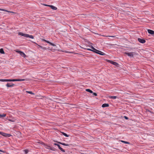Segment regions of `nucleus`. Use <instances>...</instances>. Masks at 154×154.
<instances>
[{
  "instance_id": "obj_1",
  "label": "nucleus",
  "mask_w": 154,
  "mask_h": 154,
  "mask_svg": "<svg viewBox=\"0 0 154 154\" xmlns=\"http://www.w3.org/2000/svg\"><path fill=\"white\" fill-rule=\"evenodd\" d=\"M91 48L92 49V51L94 52L97 54H99L100 55H105V54L104 53L96 49L92 46H91Z\"/></svg>"
},
{
  "instance_id": "obj_2",
  "label": "nucleus",
  "mask_w": 154,
  "mask_h": 154,
  "mask_svg": "<svg viewBox=\"0 0 154 154\" xmlns=\"http://www.w3.org/2000/svg\"><path fill=\"white\" fill-rule=\"evenodd\" d=\"M18 35H21L27 38H29L32 39H33L34 38V36L32 35H30L28 34L23 33L21 32H19L18 33Z\"/></svg>"
},
{
  "instance_id": "obj_3",
  "label": "nucleus",
  "mask_w": 154,
  "mask_h": 154,
  "mask_svg": "<svg viewBox=\"0 0 154 154\" xmlns=\"http://www.w3.org/2000/svg\"><path fill=\"white\" fill-rule=\"evenodd\" d=\"M125 54H126L130 57H133L134 54V53L132 52L129 53L125 52Z\"/></svg>"
},
{
  "instance_id": "obj_4",
  "label": "nucleus",
  "mask_w": 154,
  "mask_h": 154,
  "mask_svg": "<svg viewBox=\"0 0 154 154\" xmlns=\"http://www.w3.org/2000/svg\"><path fill=\"white\" fill-rule=\"evenodd\" d=\"M138 41L140 43L142 44L146 42V41L144 39H142L140 38H139L137 39Z\"/></svg>"
},
{
  "instance_id": "obj_5",
  "label": "nucleus",
  "mask_w": 154,
  "mask_h": 154,
  "mask_svg": "<svg viewBox=\"0 0 154 154\" xmlns=\"http://www.w3.org/2000/svg\"><path fill=\"white\" fill-rule=\"evenodd\" d=\"M17 52L19 53L22 57H26V54L23 52L20 51H17Z\"/></svg>"
},
{
  "instance_id": "obj_6",
  "label": "nucleus",
  "mask_w": 154,
  "mask_h": 154,
  "mask_svg": "<svg viewBox=\"0 0 154 154\" xmlns=\"http://www.w3.org/2000/svg\"><path fill=\"white\" fill-rule=\"evenodd\" d=\"M108 62L109 63H110L113 65H114L115 66H117V65H118V63H117L115 62H114L112 60H109L108 61Z\"/></svg>"
},
{
  "instance_id": "obj_7",
  "label": "nucleus",
  "mask_w": 154,
  "mask_h": 154,
  "mask_svg": "<svg viewBox=\"0 0 154 154\" xmlns=\"http://www.w3.org/2000/svg\"><path fill=\"white\" fill-rule=\"evenodd\" d=\"M2 135L4 136H5V137H10L11 135L10 134H6V133H3Z\"/></svg>"
},
{
  "instance_id": "obj_8",
  "label": "nucleus",
  "mask_w": 154,
  "mask_h": 154,
  "mask_svg": "<svg viewBox=\"0 0 154 154\" xmlns=\"http://www.w3.org/2000/svg\"><path fill=\"white\" fill-rule=\"evenodd\" d=\"M148 32L151 35H153L154 34V31L151 29H148L147 30Z\"/></svg>"
},
{
  "instance_id": "obj_9",
  "label": "nucleus",
  "mask_w": 154,
  "mask_h": 154,
  "mask_svg": "<svg viewBox=\"0 0 154 154\" xmlns=\"http://www.w3.org/2000/svg\"><path fill=\"white\" fill-rule=\"evenodd\" d=\"M14 85L12 83H11V85H10V84L8 83L6 86L8 87H12L14 86Z\"/></svg>"
},
{
  "instance_id": "obj_10",
  "label": "nucleus",
  "mask_w": 154,
  "mask_h": 154,
  "mask_svg": "<svg viewBox=\"0 0 154 154\" xmlns=\"http://www.w3.org/2000/svg\"><path fill=\"white\" fill-rule=\"evenodd\" d=\"M48 7H50L52 9L54 10H56L57 9V8L52 5H50Z\"/></svg>"
},
{
  "instance_id": "obj_11",
  "label": "nucleus",
  "mask_w": 154,
  "mask_h": 154,
  "mask_svg": "<svg viewBox=\"0 0 154 154\" xmlns=\"http://www.w3.org/2000/svg\"><path fill=\"white\" fill-rule=\"evenodd\" d=\"M0 11H4L7 12H8L13 13V12L12 11H9L0 8Z\"/></svg>"
},
{
  "instance_id": "obj_12",
  "label": "nucleus",
  "mask_w": 154,
  "mask_h": 154,
  "mask_svg": "<svg viewBox=\"0 0 154 154\" xmlns=\"http://www.w3.org/2000/svg\"><path fill=\"white\" fill-rule=\"evenodd\" d=\"M57 146L58 147L59 149L62 152H64L65 150L63 148L60 147V145L58 144L57 145Z\"/></svg>"
},
{
  "instance_id": "obj_13",
  "label": "nucleus",
  "mask_w": 154,
  "mask_h": 154,
  "mask_svg": "<svg viewBox=\"0 0 154 154\" xmlns=\"http://www.w3.org/2000/svg\"><path fill=\"white\" fill-rule=\"evenodd\" d=\"M109 106V105L108 104H107V103H104V104H103L102 105V107H108Z\"/></svg>"
},
{
  "instance_id": "obj_14",
  "label": "nucleus",
  "mask_w": 154,
  "mask_h": 154,
  "mask_svg": "<svg viewBox=\"0 0 154 154\" xmlns=\"http://www.w3.org/2000/svg\"><path fill=\"white\" fill-rule=\"evenodd\" d=\"M61 133L62 134H63V135H64L66 137H69V135L67 134H66V133H65L64 132H61Z\"/></svg>"
},
{
  "instance_id": "obj_15",
  "label": "nucleus",
  "mask_w": 154,
  "mask_h": 154,
  "mask_svg": "<svg viewBox=\"0 0 154 154\" xmlns=\"http://www.w3.org/2000/svg\"><path fill=\"white\" fill-rule=\"evenodd\" d=\"M17 79H8V82H16Z\"/></svg>"
},
{
  "instance_id": "obj_16",
  "label": "nucleus",
  "mask_w": 154,
  "mask_h": 154,
  "mask_svg": "<svg viewBox=\"0 0 154 154\" xmlns=\"http://www.w3.org/2000/svg\"><path fill=\"white\" fill-rule=\"evenodd\" d=\"M58 143L60 144L63 145H64V146H69V144H66L65 143H61L60 142H58Z\"/></svg>"
},
{
  "instance_id": "obj_17",
  "label": "nucleus",
  "mask_w": 154,
  "mask_h": 154,
  "mask_svg": "<svg viewBox=\"0 0 154 154\" xmlns=\"http://www.w3.org/2000/svg\"><path fill=\"white\" fill-rule=\"evenodd\" d=\"M109 97L110 98L112 99H115L117 98V97L115 96H109Z\"/></svg>"
},
{
  "instance_id": "obj_18",
  "label": "nucleus",
  "mask_w": 154,
  "mask_h": 154,
  "mask_svg": "<svg viewBox=\"0 0 154 154\" xmlns=\"http://www.w3.org/2000/svg\"><path fill=\"white\" fill-rule=\"evenodd\" d=\"M25 80V79H17V81H18V82L23 81H24Z\"/></svg>"
},
{
  "instance_id": "obj_19",
  "label": "nucleus",
  "mask_w": 154,
  "mask_h": 154,
  "mask_svg": "<svg viewBox=\"0 0 154 154\" xmlns=\"http://www.w3.org/2000/svg\"><path fill=\"white\" fill-rule=\"evenodd\" d=\"M86 91L90 92L91 93H93L92 91L89 89H86Z\"/></svg>"
},
{
  "instance_id": "obj_20",
  "label": "nucleus",
  "mask_w": 154,
  "mask_h": 154,
  "mask_svg": "<svg viewBox=\"0 0 154 154\" xmlns=\"http://www.w3.org/2000/svg\"><path fill=\"white\" fill-rule=\"evenodd\" d=\"M6 116V114H0V118H2L4 117H5Z\"/></svg>"
},
{
  "instance_id": "obj_21",
  "label": "nucleus",
  "mask_w": 154,
  "mask_h": 154,
  "mask_svg": "<svg viewBox=\"0 0 154 154\" xmlns=\"http://www.w3.org/2000/svg\"><path fill=\"white\" fill-rule=\"evenodd\" d=\"M46 42H47L49 44L53 46H54L55 45L54 44H53L52 43L49 42V41H47Z\"/></svg>"
},
{
  "instance_id": "obj_22",
  "label": "nucleus",
  "mask_w": 154,
  "mask_h": 154,
  "mask_svg": "<svg viewBox=\"0 0 154 154\" xmlns=\"http://www.w3.org/2000/svg\"><path fill=\"white\" fill-rule=\"evenodd\" d=\"M0 81L2 82H8V79H0Z\"/></svg>"
},
{
  "instance_id": "obj_23",
  "label": "nucleus",
  "mask_w": 154,
  "mask_h": 154,
  "mask_svg": "<svg viewBox=\"0 0 154 154\" xmlns=\"http://www.w3.org/2000/svg\"><path fill=\"white\" fill-rule=\"evenodd\" d=\"M0 53L2 54H4L5 53V52L3 49L1 48L0 49Z\"/></svg>"
},
{
  "instance_id": "obj_24",
  "label": "nucleus",
  "mask_w": 154,
  "mask_h": 154,
  "mask_svg": "<svg viewBox=\"0 0 154 154\" xmlns=\"http://www.w3.org/2000/svg\"><path fill=\"white\" fill-rule=\"evenodd\" d=\"M121 141L123 143H125V144H129V143L128 142H127V141H123V140H121Z\"/></svg>"
},
{
  "instance_id": "obj_25",
  "label": "nucleus",
  "mask_w": 154,
  "mask_h": 154,
  "mask_svg": "<svg viewBox=\"0 0 154 154\" xmlns=\"http://www.w3.org/2000/svg\"><path fill=\"white\" fill-rule=\"evenodd\" d=\"M26 92H27L29 94H31L32 95H34V93H32L31 91H26Z\"/></svg>"
},
{
  "instance_id": "obj_26",
  "label": "nucleus",
  "mask_w": 154,
  "mask_h": 154,
  "mask_svg": "<svg viewBox=\"0 0 154 154\" xmlns=\"http://www.w3.org/2000/svg\"><path fill=\"white\" fill-rule=\"evenodd\" d=\"M24 152L25 154H27L28 153L29 151L28 150H24Z\"/></svg>"
},
{
  "instance_id": "obj_27",
  "label": "nucleus",
  "mask_w": 154,
  "mask_h": 154,
  "mask_svg": "<svg viewBox=\"0 0 154 154\" xmlns=\"http://www.w3.org/2000/svg\"><path fill=\"white\" fill-rule=\"evenodd\" d=\"M50 149H51V150H54V147H51L50 148Z\"/></svg>"
},
{
  "instance_id": "obj_28",
  "label": "nucleus",
  "mask_w": 154,
  "mask_h": 154,
  "mask_svg": "<svg viewBox=\"0 0 154 154\" xmlns=\"http://www.w3.org/2000/svg\"><path fill=\"white\" fill-rule=\"evenodd\" d=\"M87 50L90 51H92V49H91L90 48H86L85 49Z\"/></svg>"
},
{
  "instance_id": "obj_29",
  "label": "nucleus",
  "mask_w": 154,
  "mask_h": 154,
  "mask_svg": "<svg viewBox=\"0 0 154 154\" xmlns=\"http://www.w3.org/2000/svg\"><path fill=\"white\" fill-rule=\"evenodd\" d=\"M42 41H44V42H46L47 41V40H45V39H42Z\"/></svg>"
},
{
  "instance_id": "obj_30",
  "label": "nucleus",
  "mask_w": 154,
  "mask_h": 154,
  "mask_svg": "<svg viewBox=\"0 0 154 154\" xmlns=\"http://www.w3.org/2000/svg\"><path fill=\"white\" fill-rule=\"evenodd\" d=\"M124 118L126 119H128V117L126 116H124Z\"/></svg>"
},
{
  "instance_id": "obj_31",
  "label": "nucleus",
  "mask_w": 154,
  "mask_h": 154,
  "mask_svg": "<svg viewBox=\"0 0 154 154\" xmlns=\"http://www.w3.org/2000/svg\"><path fill=\"white\" fill-rule=\"evenodd\" d=\"M93 94L95 96H96L97 95V94L96 93H94Z\"/></svg>"
},
{
  "instance_id": "obj_32",
  "label": "nucleus",
  "mask_w": 154,
  "mask_h": 154,
  "mask_svg": "<svg viewBox=\"0 0 154 154\" xmlns=\"http://www.w3.org/2000/svg\"><path fill=\"white\" fill-rule=\"evenodd\" d=\"M44 5L46 6H50V5H48L47 4H44Z\"/></svg>"
},
{
  "instance_id": "obj_33",
  "label": "nucleus",
  "mask_w": 154,
  "mask_h": 154,
  "mask_svg": "<svg viewBox=\"0 0 154 154\" xmlns=\"http://www.w3.org/2000/svg\"><path fill=\"white\" fill-rule=\"evenodd\" d=\"M54 145H56V146H57V145H58V144H57L56 143H54Z\"/></svg>"
},
{
  "instance_id": "obj_34",
  "label": "nucleus",
  "mask_w": 154,
  "mask_h": 154,
  "mask_svg": "<svg viewBox=\"0 0 154 154\" xmlns=\"http://www.w3.org/2000/svg\"><path fill=\"white\" fill-rule=\"evenodd\" d=\"M3 132H1L0 131V134H1V135H2V134H3Z\"/></svg>"
},
{
  "instance_id": "obj_35",
  "label": "nucleus",
  "mask_w": 154,
  "mask_h": 154,
  "mask_svg": "<svg viewBox=\"0 0 154 154\" xmlns=\"http://www.w3.org/2000/svg\"><path fill=\"white\" fill-rule=\"evenodd\" d=\"M38 45V46L39 47H40V48H42V46H40V45Z\"/></svg>"
},
{
  "instance_id": "obj_36",
  "label": "nucleus",
  "mask_w": 154,
  "mask_h": 154,
  "mask_svg": "<svg viewBox=\"0 0 154 154\" xmlns=\"http://www.w3.org/2000/svg\"><path fill=\"white\" fill-rule=\"evenodd\" d=\"M9 120L10 121H11V122H14V121L12 120Z\"/></svg>"
},
{
  "instance_id": "obj_37",
  "label": "nucleus",
  "mask_w": 154,
  "mask_h": 154,
  "mask_svg": "<svg viewBox=\"0 0 154 154\" xmlns=\"http://www.w3.org/2000/svg\"><path fill=\"white\" fill-rule=\"evenodd\" d=\"M0 152H4L3 151H2V150H0Z\"/></svg>"
},
{
  "instance_id": "obj_38",
  "label": "nucleus",
  "mask_w": 154,
  "mask_h": 154,
  "mask_svg": "<svg viewBox=\"0 0 154 154\" xmlns=\"http://www.w3.org/2000/svg\"><path fill=\"white\" fill-rule=\"evenodd\" d=\"M148 111L149 112H151L150 111H149V110H148Z\"/></svg>"
},
{
  "instance_id": "obj_39",
  "label": "nucleus",
  "mask_w": 154,
  "mask_h": 154,
  "mask_svg": "<svg viewBox=\"0 0 154 154\" xmlns=\"http://www.w3.org/2000/svg\"><path fill=\"white\" fill-rule=\"evenodd\" d=\"M110 37H113V36H110Z\"/></svg>"
}]
</instances>
